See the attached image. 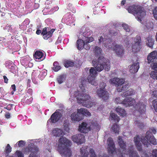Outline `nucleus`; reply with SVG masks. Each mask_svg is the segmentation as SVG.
I'll return each mask as SVG.
<instances>
[{
  "mask_svg": "<svg viewBox=\"0 0 157 157\" xmlns=\"http://www.w3.org/2000/svg\"><path fill=\"white\" fill-rule=\"evenodd\" d=\"M98 40L99 43L102 42L104 44V46L108 48H111V45H110L112 42V39L111 38H104L101 36L99 37Z\"/></svg>",
  "mask_w": 157,
  "mask_h": 157,
  "instance_id": "nucleus-14",
  "label": "nucleus"
},
{
  "mask_svg": "<svg viewBox=\"0 0 157 157\" xmlns=\"http://www.w3.org/2000/svg\"><path fill=\"white\" fill-rule=\"evenodd\" d=\"M135 92L132 89H129L125 92L124 96H131L134 94Z\"/></svg>",
  "mask_w": 157,
  "mask_h": 157,
  "instance_id": "nucleus-39",
  "label": "nucleus"
},
{
  "mask_svg": "<svg viewBox=\"0 0 157 157\" xmlns=\"http://www.w3.org/2000/svg\"><path fill=\"white\" fill-rule=\"evenodd\" d=\"M127 9L128 13L137 16L138 20L140 21H141V19L146 15L143 7L140 6L133 5L128 7Z\"/></svg>",
  "mask_w": 157,
  "mask_h": 157,
  "instance_id": "nucleus-5",
  "label": "nucleus"
},
{
  "mask_svg": "<svg viewBox=\"0 0 157 157\" xmlns=\"http://www.w3.org/2000/svg\"><path fill=\"white\" fill-rule=\"evenodd\" d=\"M87 82V80L84 78H82V80L81 81V84L79 85V87L82 89V87L84 88V86Z\"/></svg>",
  "mask_w": 157,
  "mask_h": 157,
  "instance_id": "nucleus-42",
  "label": "nucleus"
},
{
  "mask_svg": "<svg viewBox=\"0 0 157 157\" xmlns=\"http://www.w3.org/2000/svg\"><path fill=\"white\" fill-rule=\"evenodd\" d=\"M106 83L104 82H101L99 85V88L97 91V94L100 98H102L104 101H106L109 98L108 92L105 90Z\"/></svg>",
  "mask_w": 157,
  "mask_h": 157,
  "instance_id": "nucleus-8",
  "label": "nucleus"
},
{
  "mask_svg": "<svg viewBox=\"0 0 157 157\" xmlns=\"http://www.w3.org/2000/svg\"><path fill=\"white\" fill-rule=\"evenodd\" d=\"M33 100L32 97H31L29 99H27L26 101H24L26 104H30L31 103Z\"/></svg>",
  "mask_w": 157,
  "mask_h": 157,
  "instance_id": "nucleus-52",
  "label": "nucleus"
},
{
  "mask_svg": "<svg viewBox=\"0 0 157 157\" xmlns=\"http://www.w3.org/2000/svg\"><path fill=\"white\" fill-rule=\"evenodd\" d=\"M32 94H33L32 89L29 88L26 94H27L29 95H31V96H32Z\"/></svg>",
  "mask_w": 157,
  "mask_h": 157,
  "instance_id": "nucleus-60",
  "label": "nucleus"
},
{
  "mask_svg": "<svg viewBox=\"0 0 157 157\" xmlns=\"http://www.w3.org/2000/svg\"><path fill=\"white\" fill-rule=\"evenodd\" d=\"M150 75V77L153 79H157V71H151Z\"/></svg>",
  "mask_w": 157,
  "mask_h": 157,
  "instance_id": "nucleus-41",
  "label": "nucleus"
},
{
  "mask_svg": "<svg viewBox=\"0 0 157 157\" xmlns=\"http://www.w3.org/2000/svg\"><path fill=\"white\" fill-rule=\"evenodd\" d=\"M111 119L115 121L118 122L120 120V118L117 114L114 113H111L110 115Z\"/></svg>",
  "mask_w": 157,
  "mask_h": 157,
  "instance_id": "nucleus-33",
  "label": "nucleus"
},
{
  "mask_svg": "<svg viewBox=\"0 0 157 157\" xmlns=\"http://www.w3.org/2000/svg\"><path fill=\"white\" fill-rule=\"evenodd\" d=\"M41 35L45 40H47L52 36L50 33L48 31H47V28H44L43 29Z\"/></svg>",
  "mask_w": 157,
  "mask_h": 157,
  "instance_id": "nucleus-24",
  "label": "nucleus"
},
{
  "mask_svg": "<svg viewBox=\"0 0 157 157\" xmlns=\"http://www.w3.org/2000/svg\"><path fill=\"white\" fill-rule=\"evenodd\" d=\"M122 26L123 29L127 32H129L130 31V28L128 25L126 24H122Z\"/></svg>",
  "mask_w": 157,
  "mask_h": 157,
  "instance_id": "nucleus-45",
  "label": "nucleus"
},
{
  "mask_svg": "<svg viewBox=\"0 0 157 157\" xmlns=\"http://www.w3.org/2000/svg\"><path fill=\"white\" fill-rule=\"evenodd\" d=\"M6 119H9L10 118V115L9 112H7L4 115Z\"/></svg>",
  "mask_w": 157,
  "mask_h": 157,
  "instance_id": "nucleus-63",
  "label": "nucleus"
},
{
  "mask_svg": "<svg viewBox=\"0 0 157 157\" xmlns=\"http://www.w3.org/2000/svg\"><path fill=\"white\" fill-rule=\"evenodd\" d=\"M154 39H152L151 36L149 35L147 38L146 45L147 46L152 48L154 44Z\"/></svg>",
  "mask_w": 157,
  "mask_h": 157,
  "instance_id": "nucleus-26",
  "label": "nucleus"
},
{
  "mask_svg": "<svg viewBox=\"0 0 157 157\" xmlns=\"http://www.w3.org/2000/svg\"><path fill=\"white\" fill-rule=\"evenodd\" d=\"M18 145L19 147H22L24 145V142L22 140H20L18 142Z\"/></svg>",
  "mask_w": 157,
  "mask_h": 157,
  "instance_id": "nucleus-62",
  "label": "nucleus"
},
{
  "mask_svg": "<svg viewBox=\"0 0 157 157\" xmlns=\"http://www.w3.org/2000/svg\"><path fill=\"white\" fill-rule=\"evenodd\" d=\"M91 129H96V130H99V125L97 122L91 121L83 122L79 126L78 130L81 132L87 133Z\"/></svg>",
  "mask_w": 157,
  "mask_h": 157,
  "instance_id": "nucleus-4",
  "label": "nucleus"
},
{
  "mask_svg": "<svg viewBox=\"0 0 157 157\" xmlns=\"http://www.w3.org/2000/svg\"><path fill=\"white\" fill-rule=\"evenodd\" d=\"M154 107L155 111L157 113V100H154L153 101Z\"/></svg>",
  "mask_w": 157,
  "mask_h": 157,
  "instance_id": "nucleus-58",
  "label": "nucleus"
},
{
  "mask_svg": "<svg viewBox=\"0 0 157 157\" xmlns=\"http://www.w3.org/2000/svg\"><path fill=\"white\" fill-rule=\"evenodd\" d=\"M75 64L74 61L67 60L65 61L64 63V65L66 67H73Z\"/></svg>",
  "mask_w": 157,
  "mask_h": 157,
  "instance_id": "nucleus-37",
  "label": "nucleus"
},
{
  "mask_svg": "<svg viewBox=\"0 0 157 157\" xmlns=\"http://www.w3.org/2000/svg\"><path fill=\"white\" fill-rule=\"evenodd\" d=\"M111 130L115 134H118L120 130L119 126L116 124L113 125L111 127Z\"/></svg>",
  "mask_w": 157,
  "mask_h": 157,
  "instance_id": "nucleus-31",
  "label": "nucleus"
},
{
  "mask_svg": "<svg viewBox=\"0 0 157 157\" xmlns=\"http://www.w3.org/2000/svg\"><path fill=\"white\" fill-rule=\"evenodd\" d=\"M140 140H141L142 143L146 147H148L150 145V143L154 145L157 144L155 138H134V141L135 144L138 150L140 151H141L142 150Z\"/></svg>",
  "mask_w": 157,
  "mask_h": 157,
  "instance_id": "nucleus-7",
  "label": "nucleus"
},
{
  "mask_svg": "<svg viewBox=\"0 0 157 157\" xmlns=\"http://www.w3.org/2000/svg\"><path fill=\"white\" fill-rule=\"evenodd\" d=\"M150 63V67L153 70L157 68V61L155 60V62H152Z\"/></svg>",
  "mask_w": 157,
  "mask_h": 157,
  "instance_id": "nucleus-43",
  "label": "nucleus"
},
{
  "mask_svg": "<svg viewBox=\"0 0 157 157\" xmlns=\"http://www.w3.org/2000/svg\"><path fill=\"white\" fill-rule=\"evenodd\" d=\"M113 46L111 45V48L114 51L116 55L118 57H122L124 53V49L123 45L116 44H113Z\"/></svg>",
  "mask_w": 157,
  "mask_h": 157,
  "instance_id": "nucleus-9",
  "label": "nucleus"
},
{
  "mask_svg": "<svg viewBox=\"0 0 157 157\" xmlns=\"http://www.w3.org/2000/svg\"><path fill=\"white\" fill-rule=\"evenodd\" d=\"M128 85H126L122 86L121 87H118L117 88V90L118 92H121L128 89Z\"/></svg>",
  "mask_w": 157,
  "mask_h": 157,
  "instance_id": "nucleus-40",
  "label": "nucleus"
},
{
  "mask_svg": "<svg viewBox=\"0 0 157 157\" xmlns=\"http://www.w3.org/2000/svg\"><path fill=\"white\" fill-rule=\"evenodd\" d=\"M65 80V76L63 74L60 75L57 78L58 82L59 84L62 83Z\"/></svg>",
  "mask_w": 157,
  "mask_h": 157,
  "instance_id": "nucleus-38",
  "label": "nucleus"
},
{
  "mask_svg": "<svg viewBox=\"0 0 157 157\" xmlns=\"http://www.w3.org/2000/svg\"><path fill=\"white\" fill-rule=\"evenodd\" d=\"M63 126L64 129L65 131L67 132H68L70 130L69 128V122L68 120L66 119L64 121Z\"/></svg>",
  "mask_w": 157,
  "mask_h": 157,
  "instance_id": "nucleus-35",
  "label": "nucleus"
},
{
  "mask_svg": "<svg viewBox=\"0 0 157 157\" xmlns=\"http://www.w3.org/2000/svg\"><path fill=\"white\" fill-rule=\"evenodd\" d=\"M73 141L78 145L81 144L85 142V138H72Z\"/></svg>",
  "mask_w": 157,
  "mask_h": 157,
  "instance_id": "nucleus-30",
  "label": "nucleus"
},
{
  "mask_svg": "<svg viewBox=\"0 0 157 157\" xmlns=\"http://www.w3.org/2000/svg\"><path fill=\"white\" fill-rule=\"evenodd\" d=\"M139 62H137L134 63L130 67V71L131 72L133 73L137 72L139 68Z\"/></svg>",
  "mask_w": 157,
  "mask_h": 157,
  "instance_id": "nucleus-23",
  "label": "nucleus"
},
{
  "mask_svg": "<svg viewBox=\"0 0 157 157\" xmlns=\"http://www.w3.org/2000/svg\"><path fill=\"white\" fill-rule=\"evenodd\" d=\"M115 110L120 116L123 117L125 116L126 114V112L124 109L121 108V107H118L116 108Z\"/></svg>",
  "mask_w": 157,
  "mask_h": 157,
  "instance_id": "nucleus-29",
  "label": "nucleus"
},
{
  "mask_svg": "<svg viewBox=\"0 0 157 157\" xmlns=\"http://www.w3.org/2000/svg\"><path fill=\"white\" fill-rule=\"evenodd\" d=\"M144 137H155L152 132L150 131L149 129L148 131H147L146 133V136Z\"/></svg>",
  "mask_w": 157,
  "mask_h": 157,
  "instance_id": "nucleus-44",
  "label": "nucleus"
},
{
  "mask_svg": "<svg viewBox=\"0 0 157 157\" xmlns=\"http://www.w3.org/2000/svg\"><path fill=\"white\" fill-rule=\"evenodd\" d=\"M150 131H151L152 134H155L156 132V130L154 127H151L149 128Z\"/></svg>",
  "mask_w": 157,
  "mask_h": 157,
  "instance_id": "nucleus-59",
  "label": "nucleus"
},
{
  "mask_svg": "<svg viewBox=\"0 0 157 157\" xmlns=\"http://www.w3.org/2000/svg\"><path fill=\"white\" fill-rule=\"evenodd\" d=\"M147 59L148 63L155 61L157 59V52L154 51L151 52L147 56Z\"/></svg>",
  "mask_w": 157,
  "mask_h": 157,
  "instance_id": "nucleus-18",
  "label": "nucleus"
},
{
  "mask_svg": "<svg viewBox=\"0 0 157 157\" xmlns=\"http://www.w3.org/2000/svg\"><path fill=\"white\" fill-rule=\"evenodd\" d=\"M94 40L93 37L92 36L87 37L84 41L86 42L89 43L93 41Z\"/></svg>",
  "mask_w": 157,
  "mask_h": 157,
  "instance_id": "nucleus-49",
  "label": "nucleus"
},
{
  "mask_svg": "<svg viewBox=\"0 0 157 157\" xmlns=\"http://www.w3.org/2000/svg\"><path fill=\"white\" fill-rule=\"evenodd\" d=\"M12 148L8 144L7 145L6 149V151L7 153H9L11 151Z\"/></svg>",
  "mask_w": 157,
  "mask_h": 157,
  "instance_id": "nucleus-51",
  "label": "nucleus"
},
{
  "mask_svg": "<svg viewBox=\"0 0 157 157\" xmlns=\"http://www.w3.org/2000/svg\"><path fill=\"white\" fill-rule=\"evenodd\" d=\"M89 43L86 42L84 41V48L86 50L89 49L90 48V45L88 44Z\"/></svg>",
  "mask_w": 157,
  "mask_h": 157,
  "instance_id": "nucleus-53",
  "label": "nucleus"
},
{
  "mask_svg": "<svg viewBox=\"0 0 157 157\" xmlns=\"http://www.w3.org/2000/svg\"><path fill=\"white\" fill-rule=\"evenodd\" d=\"M118 144L121 148L123 149L122 153L124 154L129 155V157H140L136 151H133V148L132 145L130 146L129 148L128 151H126L125 148V143L122 139V138H118ZM142 157H151V156H150L147 154H146L144 155V156Z\"/></svg>",
  "mask_w": 157,
  "mask_h": 157,
  "instance_id": "nucleus-6",
  "label": "nucleus"
},
{
  "mask_svg": "<svg viewBox=\"0 0 157 157\" xmlns=\"http://www.w3.org/2000/svg\"><path fill=\"white\" fill-rule=\"evenodd\" d=\"M145 108V105L142 102L137 103L134 106L135 110H137L141 114L144 113L146 110Z\"/></svg>",
  "mask_w": 157,
  "mask_h": 157,
  "instance_id": "nucleus-16",
  "label": "nucleus"
},
{
  "mask_svg": "<svg viewBox=\"0 0 157 157\" xmlns=\"http://www.w3.org/2000/svg\"><path fill=\"white\" fill-rule=\"evenodd\" d=\"M135 101L134 99L132 97H126L124 100L123 102L124 104L126 105V106H132L135 103Z\"/></svg>",
  "mask_w": 157,
  "mask_h": 157,
  "instance_id": "nucleus-20",
  "label": "nucleus"
},
{
  "mask_svg": "<svg viewBox=\"0 0 157 157\" xmlns=\"http://www.w3.org/2000/svg\"><path fill=\"white\" fill-rule=\"evenodd\" d=\"M16 153L18 157H24V154L22 153L21 151H17Z\"/></svg>",
  "mask_w": 157,
  "mask_h": 157,
  "instance_id": "nucleus-57",
  "label": "nucleus"
},
{
  "mask_svg": "<svg viewBox=\"0 0 157 157\" xmlns=\"http://www.w3.org/2000/svg\"><path fill=\"white\" fill-rule=\"evenodd\" d=\"M78 112H80L81 116L83 118L84 116H88L91 115V113L86 109L81 108L78 109Z\"/></svg>",
  "mask_w": 157,
  "mask_h": 157,
  "instance_id": "nucleus-28",
  "label": "nucleus"
},
{
  "mask_svg": "<svg viewBox=\"0 0 157 157\" xmlns=\"http://www.w3.org/2000/svg\"><path fill=\"white\" fill-rule=\"evenodd\" d=\"M107 144L109 152L110 154H112L116 149L115 144L112 138H108Z\"/></svg>",
  "mask_w": 157,
  "mask_h": 157,
  "instance_id": "nucleus-12",
  "label": "nucleus"
},
{
  "mask_svg": "<svg viewBox=\"0 0 157 157\" xmlns=\"http://www.w3.org/2000/svg\"><path fill=\"white\" fill-rule=\"evenodd\" d=\"M124 101V100L122 101L121 99L120 98H115V103L117 104H124V103H123Z\"/></svg>",
  "mask_w": 157,
  "mask_h": 157,
  "instance_id": "nucleus-48",
  "label": "nucleus"
},
{
  "mask_svg": "<svg viewBox=\"0 0 157 157\" xmlns=\"http://www.w3.org/2000/svg\"><path fill=\"white\" fill-rule=\"evenodd\" d=\"M29 151L31 152L29 157H37V153L38 151V149L35 147H29L28 148Z\"/></svg>",
  "mask_w": 157,
  "mask_h": 157,
  "instance_id": "nucleus-21",
  "label": "nucleus"
},
{
  "mask_svg": "<svg viewBox=\"0 0 157 157\" xmlns=\"http://www.w3.org/2000/svg\"><path fill=\"white\" fill-rule=\"evenodd\" d=\"M89 152L90 153V157H97L95 152L93 148L90 149Z\"/></svg>",
  "mask_w": 157,
  "mask_h": 157,
  "instance_id": "nucleus-46",
  "label": "nucleus"
},
{
  "mask_svg": "<svg viewBox=\"0 0 157 157\" xmlns=\"http://www.w3.org/2000/svg\"><path fill=\"white\" fill-rule=\"evenodd\" d=\"M93 51L96 55L99 56L101 53L102 49L96 46L94 47Z\"/></svg>",
  "mask_w": 157,
  "mask_h": 157,
  "instance_id": "nucleus-36",
  "label": "nucleus"
},
{
  "mask_svg": "<svg viewBox=\"0 0 157 157\" xmlns=\"http://www.w3.org/2000/svg\"><path fill=\"white\" fill-rule=\"evenodd\" d=\"M84 40H83L81 39L77 40L76 41V46L77 49L79 50H81L84 48Z\"/></svg>",
  "mask_w": 157,
  "mask_h": 157,
  "instance_id": "nucleus-25",
  "label": "nucleus"
},
{
  "mask_svg": "<svg viewBox=\"0 0 157 157\" xmlns=\"http://www.w3.org/2000/svg\"><path fill=\"white\" fill-rule=\"evenodd\" d=\"M152 95L154 97L157 98V90H155L153 92Z\"/></svg>",
  "mask_w": 157,
  "mask_h": 157,
  "instance_id": "nucleus-64",
  "label": "nucleus"
},
{
  "mask_svg": "<svg viewBox=\"0 0 157 157\" xmlns=\"http://www.w3.org/2000/svg\"><path fill=\"white\" fill-rule=\"evenodd\" d=\"M90 75L88 76V82L92 85L96 86L97 83L95 81V78L97 74V72L93 67H91L89 69Z\"/></svg>",
  "mask_w": 157,
  "mask_h": 157,
  "instance_id": "nucleus-10",
  "label": "nucleus"
},
{
  "mask_svg": "<svg viewBox=\"0 0 157 157\" xmlns=\"http://www.w3.org/2000/svg\"><path fill=\"white\" fill-rule=\"evenodd\" d=\"M44 54L42 52L39 50H37L33 54V57L36 60H37V59L42 60L44 59Z\"/></svg>",
  "mask_w": 157,
  "mask_h": 157,
  "instance_id": "nucleus-22",
  "label": "nucleus"
},
{
  "mask_svg": "<svg viewBox=\"0 0 157 157\" xmlns=\"http://www.w3.org/2000/svg\"><path fill=\"white\" fill-rule=\"evenodd\" d=\"M71 120L74 121H79L83 119L79 112L78 109H77L76 112H74L71 115Z\"/></svg>",
  "mask_w": 157,
  "mask_h": 157,
  "instance_id": "nucleus-17",
  "label": "nucleus"
},
{
  "mask_svg": "<svg viewBox=\"0 0 157 157\" xmlns=\"http://www.w3.org/2000/svg\"><path fill=\"white\" fill-rule=\"evenodd\" d=\"M136 123L135 124L141 130L144 129L145 126V125L144 124V123L141 122L139 120L136 121Z\"/></svg>",
  "mask_w": 157,
  "mask_h": 157,
  "instance_id": "nucleus-34",
  "label": "nucleus"
},
{
  "mask_svg": "<svg viewBox=\"0 0 157 157\" xmlns=\"http://www.w3.org/2000/svg\"><path fill=\"white\" fill-rule=\"evenodd\" d=\"M31 97H32V96L31 95H29L27 94H26V95H25L24 98L22 99V101L23 102H24V101L26 100L27 99H29Z\"/></svg>",
  "mask_w": 157,
  "mask_h": 157,
  "instance_id": "nucleus-56",
  "label": "nucleus"
},
{
  "mask_svg": "<svg viewBox=\"0 0 157 157\" xmlns=\"http://www.w3.org/2000/svg\"><path fill=\"white\" fill-rule=\"evenodd\" d=\"M53 135L56 137H64L63 136L65 134V132L61 129L58 128H55L52 132Z\"/></svg>",
  "mask_w": 157,
  "mask_h": 157,
  "instance_id": "nucleus-19",
  "label": "nucleus"
},
{
  "mask_svg": "<svg viewBox=\"0 0 157 157\" xmlns=\"http://www.w3.org/2000/svg\"><path fill=\"white\" fill-rule=\"evenodd\" d=\"M13 106V104H9L5 108L8 110H10L12 109Z\"/></svg>",
  "mask_w": 157,
  "mask_h": 157,
  "instance_id": "nucleus-61",
  "label": "nucleus"
},
{
  "mask_svg": "<svg viewBox=\"0 0 157 157\" xmlns=\"http://www.w3.org/2000/svg\"><path fill=\"white\" fill-rule=\"evenodd\" d=\"M71 144L70 140L67 138H59L57 150L60 154L67 157H70L71 155V150L69 148Z\"/></svg>",
  "mask_w": 157,
  "mask_h": 157,
  "instance_id": "nucleus-1",
  "label": "nucleus"
},
{
  "mask_svg": "<svg viewBox=\"0 0 157 157\" xmlns=\"http://www.w3.org/2000/svg\"><path fill=\"white\" fill-rule=\"evenodd\" d=\"M82 157H88V153L87 152V146H83L80 149Z\"/></svg>",
  "mask_w": 157,
  "mask_h": 157,
  "instance_id": "nucleus-27",
  "label": "nucleus"
},
{
  "mask_svg": "<svg viewBox=\"0 0 157 157\" xmlns=\"http://www.w3.org/2000/svg\"><path fill=\"white\" fill-rule=\"evenodd\" d=\"M109 33L110 36H116L118 34V32H116L113 30H110L109 31Z\"/></svg>",
  "mask_w": 157,
  "mask_h": 157,
  "instance_id": "nucleus-50",
  "label": "nucleus"
},
{
  "mask_svg": "<svg viewBox=\"0 0 157 157\" xmlns=\"http://www.w3.org/2000/svg\"><path fill=\"white\" fill-rule=\"evenodd\" d=\"M105 59L103 56L99 57L98 60L94 59L92 61V63L95 67L97 71L100 72L105 68V70L108 71L110 69V63L109 61L105 62Z\"/></svg>",
  "mask_w": 157,
  "mask_h": 157,
  "instance_id": "nucleus-3",
  "label": "nucleus"
},
{
  "mask_svg": "<svg viewBox=\"0 0 157 157\" xmlns=\"http://www.w3.org/2000/svg\"><path fill=\"white\" fill-rule=\"evenodd\" d=\"M152 157H157V150L154 149L152 151Z\"/></svg>",
  "mask_w": 157,
  "mask_h": 157,
  "instance_id": "nucleus-55",
  "label": "nucleus"
},
{
  "mask_svg": "<svg viewBox=\"0 0 157 157\" xmlns=\"http://www.w3.org/2000/svg\"><path fill=\"white\" fill-rule=\"evenodd\" d=\"M62 116V114L56 110L52 115L49 120H50L51 122L55 123L58 121Z\"/></svg>",
  "mask_w": 157,
  "mask_h": 157,
  "instance_id": "nucleus-15",
  "label": "nucleus"
},
{
  "mask_svg": "<svg viewBox=\"0 0 157 157\" xmlns=\"http://www.w3.org/2000/svg\"><path fill=\"white\" fill-rule=\"evenodd\" d=\"M134 43L132 44V52L136 53L139 51L141 48V39L139 36H136L134 38Z\"/></svg>",
  "mask_w": 157,
  "mask_h": 157,
  "instance_id": "nucleus-11",
  "label": "nucleus"
},
{
  "mask_svg": "<svg viewBox=\"0 0 157 157\" xmlns=\"http://www.w3.org/2000/svg\"><path fill=\"white\" fill-rule=\"evenodd\" d=\"M53 67L52 68V70L55 71L57 72L59 70H60L61 67L59 65L58 62L57 61H55L54 62L53 64Z\"/></svg>",
  "mask_w": 157,
  "mask_h": 157,
  "instance_id": "nucleus-32",
  "label": "nucleus"
},
{
  "mask_svg": "<svg viewBox=\"0 0 157 157\" xmlns=\"http://www.w3.org/2000/svg\"><path fill=\"white\" fill-rule=\"evenodd\" d=\"M75 95L78 102L82 104L83 106L89 108L93 105V103L89 101L90 96L89 94H86L84 90L80 92H76Z\"/></svg>",
  "mask_w": 157,
  "mask_h": 157,
  "instance_id": "nucleus-2",
  "label": "nucleus"
},
{
  "mask_svg": "<svg viewBox=\"0 0 157 157\" xmlns=\"http://www.w3.org/2000/svg\"><path fill=\"white\" fill-rule=\"evenodd\" d=\"M46 3L48 5H50L49 6H46V8L47 9H49L50 8H51L52 7V5H51V4H52V2L51 0H48L47 1Z\"/></svg>",
  "mask_w": 157,
  "mask_h": 157,
  "instance_id": "nucleus-54",
  "label": "nucleus"
},
{
  "mask_svg": "<svg viewBox=\"0 0 157 157\" xmlns=\"http://www.w3.org/2000/svg\"><path fill=\"white\" fill-rule=\"evenodd\" d=\"M152 13L154 18L155 20H157V6L155 7L152 11Z\"/></svg>",
  "mask_w": 157,
  "mask_h": 157,
  "instance_id": "nucleus-47",
  "label": "nucleus"
},
{
  "mask_svg": "<svg viewBox=\"0 0 157 157\" xmlns=\"http://www.w3.org/2000/svg\"><path fill=\"white\" fill-rule=\"evenodd\" d=\"M111 84L117 86H121L124 82V80L123 78H113L110 79L109 81Z\"/></svg>",
  "mask_w": 157,
  "mask_h": 157,
  "instance_id": "nucleus-13",
  "label": "nucleus"
}]
</instances>
